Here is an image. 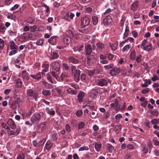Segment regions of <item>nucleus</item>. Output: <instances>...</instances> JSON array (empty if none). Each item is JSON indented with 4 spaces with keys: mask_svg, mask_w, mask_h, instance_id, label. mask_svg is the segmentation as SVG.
Wrapping results in <instances>:
<instances>
[{
    "mask_svg": "<svg viewBox=\"0 0 159 159\" xmlns=\"http://www.w3.org/2000/svg\"><path fill=\"white\" fill-rule=\"evenodd\" d=\"M131 48V46L129 44L126 45L122 49L123 52H125L127 51L129 48Z\"/></svg>",
    "mask_w": 159,
    "mask_h": 159,
    "instance_id": "obj_43",
    "label": "nucleus"
},
{
    "mask_svg": "<svg viewBox=\"0 0 159 159\" xmlns=\"http://www.w3.org/2000/svg\"><path fill=\"white\" fill-rule=\"evenodd\" d=\"M159 78L157 76L155 75H153V77L151 78V80L153 81H155L156 80H158Z\"/></svg>",
    "mask_w": 159,
    "mask_h": 159,
    "instance_id": "obj_53",
    "label": "nucleus"
},
{
    "mask_svg": "<svg viewBox=\"0 0 159 159\" xmlns=\"http://www.w3.org/2000/svg\"><path fill=\"white\" fill-rule=\"evenodd\" d=\"M57 38V36H52L48 39V41L50 44L54 45L56 43Z\"/></svg>",
    "mask_w": 159,
    "mask_h": 159,
    "instance_id": "obj_10",
    "label": "nucleus"
},
{
    "mask_svg": "<svg viewBox=\"0 0 159 159\" xmlns=\"http://www.w3.org/2000/svg\"><path fill=\"white\" fill-rule=\"evenodd\" d=\"M112 107H114L115 106H116V107H118V108L120 107V105H118V101H117V99H116V101L114 103H111L110 105Z\"/></svg>",
    "mask_w": 159,
    "mask_h": 159,
    "instance_id": "obj_35",
    "label": "nucleus"
},
{
    "mask_svg": "<svg viewBox=\"0 0 159 159\" xmlns=\"http://www.w3.org/2000/svg\"><path fill=\"white\" fill-rule=\"evenodd\" d=\"M51 73V74L56 79H57L58 76L57 74V72L56 71L55 72L54 71H51L50 72Z\"/></svg>",
    "mask_w": 159,
    "mask_h": 159,
    "instance_id": "obj_36",
    "label": "nucleus"
},
{
    "mask_svg": "<svg viewBox=\"0 0 159 159\" xmlns=\"http://www.w3.org/2000/svg\"><path fill=\"white\" fill-rule=\"evenodd\" d=\"M89 150V148L87 146H83L80 147L79 149V151H82L84 150Z\"/></svg>",
    "mask_w": 159,
    "mask_h": 159,
    "instance_id": "obj_47",
    "label": "nucleus"
},
{
    "mask_svg": "<svg viewBox=\"0 0 159 159\" xmlns=\"http://www.w3.org/2000/svg\"><path fill=\"white\" fill-rule=\"evenodd\" d=\"M110 111H108L105 112L103 115V117L104 119H107L110 116Z\"/></svg>",
    "mask_w": 159,
    "mask_h": 159,
    "instance_id": "obj_38",
    "label": "nucleus"
},
{
    "mask_svg": "<svg viewBox=\"0 0 159 159\" xmlns=\"http://www.w3.org/2000/svg\"><path fill=\"white\" fill-rule=\"evenodd\" d=\"M57 91L58 93V94L59 95V96H61L62 95V94H63V91L62 90L57 89Z\"/></svg>",
    "mask_w": 159,
    "mask_h": 159,
    "instance_id": "obj_55",
    "label": "nucleus"
},
{
    "mask_svg": "<svg viewBox=\"0 0 159 159\" xmlns=\"http://www.w3.org/2000/svg\"><path fill=\"white\" fill-rule=\"evenodd\" d=\"M139 2L137 1L134 2L131 6V9L132 11H136L139 8Z\"/></svg>",
    "mask_w": 159,
    "mask_h": 159,
    "instance_id": "obj_13",
    "label": "nucleus"
},
{
    "mask_svg": "<svg viewBox=\"0 0 159 159\" xmlns=\"http://www.w3.org/2000/svg\"><path fill=\"white\" fill-rule=\"evenodd\" d=\"M136 56V52L135 51H133L130 54V58L132 60H134Z\"/></svg>",
    "mask_w": 159,
    "mask_h": 159,
    "instance_id": "obj_31",
    "label": "nucleus"
},
{
    "mask_svg": "<svg viewBox=\"0 0 159 159\" xmlns=\"http://www.w3.org/2000/svg\"><path fill=\"white\" fill-rule=\"evenodd\" d=\"M19 7V6L18 5V4H15V5H14V6L12 7L11 9H10V10L11 11H14V10H16V9L17 8H18Z\"/></svg>",
    "mask_w": 159,
    "mask_h": 159,
    "instance_id": "obj_56",
    "label": "nucleus"
},
{
    "mask_svg": "<svg viewBox=\"0 0 159 159\" xmlns=\"http://www.w3.org/2000/svg\"><path fill=\"white\" fill-rule=\"evenodd\" d=\"M10 47L11 49H16L18 48V46H17L14 41L10 42Z\"/></svg>",
    "mask_w": 159,
    "mask_h": 159,
    "instance_id": "obj_25",
    "label": "nucleus"
},
{
    "mask_svg": "<svg viewBox=\"0 0 159 159\" xmlns=\"http://www.w3.org/2000/svg\"><path fill=\"white\" fill-rule=\"evenodd\" d=\"M143 151L144 153H146L148 152V147H147L146 146H144L143 149Z\"/></svg>",
    "mask_w": 159,
    "mask_h": 159,
    "instance_id": "obj_60",
    "label": "nucleus"
},
{
    "mask_svg": "<svg viewBox=\"0 0 159 159\" xmlns=\"http://www.w3.org/2000/svg\"><path fill=\"white\" fill-rule=\"evenodd\" d=\"M70 68L72 75L74 76V80L76 82H79L80 80V71L79 69H76V67L74 66H71Z\"/></svg>",
    "mask_w": 159,
    "mask_h": 159,
    "instance_id": "obj_1",
    "label": "nucleus"
},
{
    "mask_svg": "<svg viewBox=\"0 0 159 159\" xmlns=\"http://www.w3.org/2000/svg\"><path fill=\"white\" fill-rule=\"evenodd\" d=\"M94 58L95 57L93 55L87 56V63L89 64L93 62Z\"/></svg>",
    "mask_w": 159,
    "mask_h": 159,
    "instance_id": "obj_20",
    "label": "nucleus"
},
{
    "mask_svg": "<svg viewBox=\"0 0 159 159\" xmlns=\"http://www.w3.org/2000/svg\"><path fill=\"white\" fill-rule=\"evenodd\" d=\"M101 146L102 144L100 143H95V148L97 151H99L100 150Z\"/></svg>",
    "mask_w": 159,
    "mask_h": 159,
    "instance_id": "obj_22",
    "label": "nucleus"
},
{
    "mask_svg": "<svg viewBox=\"0 0 159 159\" xmlns=\"http://www.w3.org/2000/svg\"><path fill=\"white\" fill-rule=\"evenodd\" d=\"M23 34L24 35L21 37L23 41H25L28 39L32 37V35L30 33H26Z\"/></svg>",
    "mask_w": 159,
    "mask_h": 159,
    "instance_id": "obj_11",
    "label": "nucleus"
},
{
    "mask_svg": "<svg viewBox=\"0 0 159 159\" xmlns=\"http://www.w3.org/2000/svg\"><path fill=\"white\" fill-rule=\"evenodd\" d=\"M153 141L154 142V145L155 146H159V141L156 139H154Z\"/></svg>",
    "mask_w": 159,
    "mask_h": 159,
    "instance_id": "obj_63",
    "label": "nucleus"
},
{
    "mask_svg": "<svg viewBox=\"0 0 159 159\" xmlns=\"http://www.w3.org/2000/svg\"><path fill=\"white\" fill-rule=\"evenodd\" d=\"M22 75L24 79H25L27 80H28L29 79L28 74L25 70H24L22 71Z\"/></svg>",
    "mask_w": 159,
    "mask_h": 159,
    "instance_id": "obj_18",
    "label": "nucleus"
},
{
    "mask_svg": "<svg viewBox=\"0 0 159 159\" xmlns=\"http://www.w3.org/2000/svg\"><path fill=\"white\" fill-rule=\"evenodd\" d=\"M148 102V101L145 100L141 104V106L143 107H145Z\"/></svg>",
    "mask_w": 159,
    "mask_h": 159,
    "instance_id": "obj_64",
    "label": "nucleus"
},
{
    "mask_svg": "<svg viewBox=\"0 0 159 159\" xmlns=\"http://www.w3.org/2000/svg\"><path fill=\"white\" fill-rule=\"evenodd\" d=\"M151 122L153 125L157 124L158 123V120L156 119H153L151 120Z\"/></svg>",
    "mask_w": 159,
    "mask_h": 159,
    "instance_id": "obj_57",
    "label": "nucleus"
},
{
    "mask_svg": "<svg viewBox=\"0 0 159 159\" xmlns=\"http://www.w3.org/2000/svg\"><path fill=\"white\" fill-rule=\"evenodd\" d=\"M97 46L99 49H101L104 47V45L100 43H98L97 44Z\"/></svg>",
    "mask_w": 159,
    "mask_h": 159,
    "instance_id": "obj_41",
    "label": "nucleus"
},
{
    "mask_svg": "<svg viewBox=\"0 0 159 159\" xmlns=\"http://www.w3.org/2000/svg\"><path fill=\"white\" fill-rule=\"evenodd\" d=\"M43 70L46 72L48 71V68L49 67V65L48 64H45L43 65Z\"/></svg>",
    "mask_w": 159,
    "mask_h": 159,
    "instance_id": "obj_28",
    "label": "nucleus"
},
{
    "mask_svg": "<svg viewBox=\"0 0 159 159\" xmlns=\"http://www.w3.org/2000/svg\"><path fill=\"white\" fill-rule=\"evenodd\" d=\"M43 43V40L42 39L38 40L36 42V44L37 45H42Z\"/></svg>",
    "mask_w": 159,
    "mask_h": 159,
    "instance_id": "obj_46",
    "label": "nucleus"
},
{
    "mask_svg": "<svg viewBox=\"0 0 159 159\" xmlns=\"http://www.w3.org/2000/svg\"><path fill=\"white\" fill-rule=\"evenodd\" d=\"M116 129L115 130V131L116 134L118 133L121 130V127L120 125H118L117 126H116Z\"/></svg>",
    "mask_w": 159,
    "mask_h": 159,
    "instance_id": "obj_39",
    "label": "nucleus"
},
{
    "mask_svg": "<svg viewBox=\"0 0 159 159\" xmlns=\"http://www.w3.org/2000/svg\"><path fill=\"white\" fill-rule=\"evenodd\" d=\"M66 129L68 132H70V127L68 124H66L65 126Z\"/></svg>",
    "mask_w": 159,
    "mask_h": 159,
    "instance_id": "obj_59",
    "label": "nucleus"
},
{
    "mask_svg": "<svg viewBox=\"0 0 159 159\" xmlns=\"http://www.w3.org/2000/svg\"><path fill=\"white\" fill-rule=\"evenodd\" d=\"M149 89L148 88H147L143 89L142 91V93L143 94H146L149 93Z\"/></svg>",
    "mask_w": 159,
    "mask_h": 159,
    "instance_id": "obj_51",
    "label": "nucleus"
},
{
    "mask_svg": "<svg viewBox=\"0 0 159 159\" xmlns=\"http://www.w3.org/2000/svg\"><path fill=\"white\" fill-rule=\"evenodd\" d=\"M34 112V108L32 107L31 108L30 111L29 112H28L27 113H24V114L25 115V117H27L30 116L32 113Z\"/></svg>",
    "mask_w": 159,
    "mask_h": 159,
    "instance_id": "obj_34",
    "label": "nucleus"
},
{
    "mask_svg": "<svg viewBox=\"0 0 159 159\" xmlns=\"http://www.w3.org/2000/svg\"><path fill=\"white\" fill-rule=\"evenodd\" d=\"M61 65L60 63L58 61H53L50 64L51 68L52 70L58 72L60 69Z\"/></svg>",
    "mask_w": 159,
    "mask_h": 159,
    "instance_id": "obj_3",
    "label": "nucleus"
},
{
    "mask_svg": "<svg viewBox=\"0 0 159 159\" xmlns=\"http://www.w3.org/2000/svg\"><path fill=\"white\" fill-rule=\"evenodd\" d=\"M33 91L32 89H29L27 90V94L28 96L31 97L33 95Z\"/></svg>",
    "mask_w": 159,
    "mask_h": 159,
    "instance_id": "obj_40",
    "label": "nucleus"
},
{
    "mask_svg": "<svg viewBox=\"0 0 159 159\" xmlns=\"http://www.w3.org/2000/svg\"><path fill=\"white\" fill-rule=\"evenodd\" d=\"M120 71V70L119 68H114L111 70L110 71V74L111 76H114L119 74Z\"/></svg>",
    "mask_w": 159,
    "mask_h": 159,
    "instance_id": "obj_6",
    "label": "nucleus"
},
{
    "mask_svg": "<svg viewBox=\"0 0 159 159\" xmlns=\"http://www.w3.org/2000/svg\"><path fill=\"white\" fill-rule=\"evenodd\" d=\"M93 24L96 25L98 23V18L97 16H94L92 17Z\"/></svg>",
    "mask_w": 159,
    "mask_h": 159,
    "instance_id": "obj_33",
    "label": "nucleus"
},
{
    "mask_svg": "<svg viewBox=\"0 0 159 159\" xmlns=\"http://www.w3.org/2000/svg\"><path fill=\"white\" fill-rule=\"evenodd\" d=\"M95 71L94 70H93L91 71H88V74L89 75L90 77L92 76L94 74Z\"/></svg>",
    "mask_w": 159,
    "mask_h": 159,
    "instance_id": "obj_52",
    "label": "nucleus"
},
{
    "mask_svg": "<svg viewBox=\"0 0 159 159\" xmlns=\"http://www.w3.org/2000/svg\"><path fill=\"white\" fill-rule=\"evenodd\" d=\"M17 52L16 50L14 49L11 51L9 53V55L10 56L14 54Z\"/></svg>",
    "mask_w": 159,
    "mask_h": 159,
    "instance_id": "obj_61",
    "label": "nucleus"
},
{
    "mask_svg": "<svg viewBox=\"0 0 159 159\" xmlns=\"http://www.w3.org/2000/svg\"><path fill=\"white\" fill-rule=\"evenodd\" d=\"M98 94V92L95 89H92L90 91V96L93 98H95Z\"/></svg>",
    "mask_w": 159,
    "mask_h": 159,
    "instance_id": "obj_14",
    "label": "nucleus"
},
{
    "mask_svg": "<svg viewBox=\"0 0 159 159\" xmlns=\"http://www.w3.org/2000/svg\"><path fill=\"white\" fill-rule=\"evenodd\" d=\"M4 46V42L3 40L0 39V50L2 49Z\"/></svg>",
    "mask_w": 159,
    "mask_h": 159,
    "instance_id": "obj_45",
    "label": "nucleus"
},
{
    "mask_svg": "<svg viewBox=\"0 0 159 159\" xmlns=\"http://www.w3.org/2000/svg\"><path fill=\"white\" fill-rule=\"evenodd\" d=\"M82 114L83 111L81 110H78L76 113V116L78 117L81 116Z\"/></svg>",
    "mask_w": 159,
    "mask_h": 159,
    "instance_id": "obj_49",
    "label": "nucleus"
},
{
    "mask_svg": "<svg viewBox=\"0 0 159 159\" xmlns=\"http://www.w3.org/2000/svg\"><path fill=\"white\" fill-rule=\"evenodd\" d=\"M6 28L4 26L3 24H1L0 25V33L4 34Z\"/></svg>",
    "mask_w": 159,
    "mask_h": 159,
    "instance_id": "obj_30",
    "label": "nucleus"
},
{
    "mask_svg": "<svg viewBox=\"0 0 159 159\" xmlns=\"http://www.w3.org/2000/svg\"><path fill=\"white\" fill-rule=\"evenodd\" d=\"M68 60L69 62L74 64H77L79 62V60L77 59L72 56L69 57Z\"/></svg>",
    "mask_w": 159,
    "mask_h": 159,
    "instance_id": "obj_16",
    "label": "nucleus"
},
{
    "mask_svg": "<svg viewBox=\"0 0 159 159\" xmlns=\"http://www.w3.org/2000/svg\"><path fill=\"white\" fill-rule=\"evenodd\" d=\"M25 157V154L23 153H21L19 154L17 157V159H24Z\"/></svg>",
    "mask_w": 159,
    "mask_h": 159,
    "instance_id": "obj_48",
    "label": "nucleus"
},
{
    "mask_svg": "<svg viewBox=\"0 0 159 159\" xmlns=\"http://www.w3.org/2000/svg\"><path fill=\"white\" fill-rule=\"evenodd\" d=\"M41 118L40 114L38 112H36L32 116L30 120L32 123L36 124L40 121Z\"/></svg>",
    "mask_w": 159,
    "mask_h": 159,
    "instance_id": "obj_2",
    "label": "nucleus"
},
{
    "mask_svg": "<svg viewBox=\"0 0 159 159\" xmlns=\"http://www.w3.org/2000/svg\"><path fill=\"white\" fill-rule=\"evenodd\" d=\"M112 21L111 17L110 16H106L103 20V24L105 25H109Z\"/></svg>",
    "mask_w": 159,
    "mask_h": 159,
    "instance_id": "obj_5",
    "label": "nucleus"
},
{
    "mask_svg": "<svg viewBox=\"0 0 159 159\" xmlns=\"http://www.w3.org/2000/svg\"><path fill=\"white\" fill-rule=\"evenodd\" d=\"M53 143L50 141H48L45 145V148L47 150H49L52 146Z\"/></svg>",
    "mask_w": 159,
    "mask_h": 159,
    "instance_id": "obj_19",
    "label": "nucleus"
},
{
    "mask_svg": "<svg viewBox=\"0 0 159 159\" xmlns=\"http://www.w3.org/2000/svg\"><path fill=\"white\" fill-rule=\"evenodd\" d=\"M107 80L102 79L99 80L98 83V84L100 86L107 85Z\"/></svg>",
    "mask_w": 159,
    "mask_h": 159,
    "instance_id": "obj_12",
    "label": "nucleus"
},
{
    "mask_svg": "<svg viewBox=\"0 0 159 159\" xmlns=\"http://www.w3.org/2000/svg\"><path fill=\"white\" fill-rule=\"evenodd\" d=\"M89 19L87 17H82L81 20V25L83 28L88 25L89 24Z\"/></svg>",
    "mask_w": 159,
    "mask_h": 159,
    "instance_id": "obj_4",
    "label": "nucleus"
},
{
    "mask_svg": "<svg viewBox=\"0 0 159 159\" xmlns=\"http://www.w3.org/2000/svg\"><path fill=\"white\" fill-rule=\"evenodd\" d=\"M36 29V25H34L30 27V31L31 32H34L35 31Z\"/></svg>",
    "mask_w": 159,
    "mask_h": 159,
    "instance_id": "obj_58",
    "label": "nucleus"
},
{
    "mask_svg": "<svg viewBox=\"0 0 159 159\" xmlns=\"http://www.w3.org/2000/svg\"><path fill=\"white\" fill-rule=\"evenodd\" d=\"M30 76L34 79L39 80L41 78L40 74L39 73L34 75H31Z\"/></svg>",
    "mask_w": 159,
    "mask_h": 159,
    "instance_id": "obj_23",
    "label": "nucleus"
},
{
    "mask_svg": "<svg viewBox=\"0 0 159 159\" xmlns=\"http://www.w3.org/2000/svg\"><path fill=\"white\" fill-rule=\"evenodd\" d=\"M141 57L142 56L140 55L137 57L136 61L137 62H139L141 61Z\"/></svg>",
    "mask_w": 159,
    "mask_h": 159,
    "instance_id": "obj_62",
    "label": "nucleus"
},
{
    "mask_svg": "<svg viewBox=\"0 0 159 159\" xmlns=\"http://www.w3.org/2000/svg\"><path fill=\"white\" fill-rule=\"evenodd\" d=\"M150 113L152 115L157 116L158 115V110L157 109H154L152 111H151Z\"/></svg>",
    "mask_w": 159,
    "mask_h": 159,
    "instance_id": "obj_37",
    "label": "nucleus"
},
{
    "mask_svg": "<svg viewBox=\"0 0 159 159\" xmlns=\"http://www.w3.org/2000/svg\"><path fill=\"white\" fill-rule=\"evenodd\" d=\"M107 148L108 150L110 152H111L114 149V147L111 145L107 143L106 144Z\"/></svg>",
    "mask_w": 159,
    "mask_h": 159,
    "instance_id": "obj_21",
    "label": "nucleus"
},
{
    "mask_svg": "<svg viewBox=\"0 0 159 159\" xmlns=\"http://www.w3.org/2000/svg\"><path fill=\"white\" fill-rule=\"evenodd\" d=\"M68 93L71 94H76L77 93L75 89L72 90L71 88L68 89L66 90Z\"/></svg>",
    "mask_w": 159,
    "mask_h": 159,
    "instance_id": "obj_27",
    "label": "nucleus"
},
{
    "mask_svg": "<svg viewBox=\"0 0 159 159\" xmlns=\"http://www.w3.org/2000/svg\"><path fill=\"white\" fill-rule=\"evenodd\" d=\"M50 54L51 55L50 59H56L59 57V55L54 52H52Z\"/></svg>",
    "mask_w": 159,
    "mask_h": 159,
    "instance_id": "obj_17",
    "label": "nucleus"
},
{
    "mask_svg": "<svg viewBox=\"0 0 159 159\" xmlns=\"http://www.w3.org/2000/svg\"><path fill=\"white\" fill-rule=\"evenodd\" d=\"M113 64L111 63L107 65H105L104 66V67L106 69H109L112 68L113 67Z\"/></svg>",
    "mask_w": 159,
    "mask_h": 159,
    "instance_id": "obj_50",
    "label": "nucleus"
},
{
    "mask_svg": "<svg viewBox=\"0 0 159 159\" xmlns=\"http://www.w3.org/2000/svg\"><path fill=\"white\" fill-rule=\"evenodd\" d=\"M90 117L92 118H95L97 115V113L96 112V110H95L94 111H92V112L90 113Z\"/></svg>",
    "mask_w": 159,
    "mask_h": 159,
    "instance_id": "obj_32",
    "label": "nucleus"
},
{
    "mask_svg": "<svg viewBox=\"0 0 159 159\" xmlns=\"http://www.w3.org/2000/svg\"><path fill=\"white\" fill-rule=\"evenodd\" d=\"M84 123L83 122H80L78 124V128L79 129H81L83 128L84 126Z\"/></svg>",
    "mask_w": 159,
    "mask_h": 159,
    "instance_id": "obj_44",
    "label": "nucleus"
},
{
    "mask_svg": "<svg viewBox=\"0 0 159 159\" xmlns=\"http://www.w3.org/2000/svg\"><path fill=\"white\" fill-rule=\"evenodd\" d=\"M62 42L66 45H68L71 43V38L68 36H64L62 39Z\"/></svg>",
    "mask_w": 159,
    "mask_h": 159,
    "instance_id": "obj_9",
    "label": "nucleus"
},
{
    "mask_svg": "<svg viewBox=\"0 0 159 159\" xmlns=\"http://www.w3.org/2000/svg\"><path fill=\"white\" fill-rule=\"evenodd\" d=\"M85 93L83 92H80L77 95L78 100L80 102L82 101V100L84 96Z\"/></svg>",
    "mask_w": 159,
    "mask_h": 159,
    "instance_id": "obj_15",
    "label": "nucleus"
},
{
    "mask_svg": "<svg viewBox=\"0 0 159 159\" xmlns=\"http://www.w3.org/2000/svg\"><path fill=\"white\" fill-rule=\"evenodd\" d=\"M42 94L45 96H49L51 94L50 90L44 89L42 91Z\"/></svg>",
    "mask_w": 159,
    "mask_h": 159,
    "instance_id": "obj_24",
    "label": "nucleus"
},
{
    "mask_svg": "<svg viewBox=\"0 0 159 159\" xmlns=\"http://www.w3.org/2000/svg\"><path fill=\"white\" fill-rule=\"evenodd\" d=\"M151 45L150 44L149 45H146L144 48L143 50H147L148 51H149L151 50L152 49V48H151Z\"/></svg>",
    "mask_w": 159,
    "mask_h": 159,
    "instance_id": "obj_42",
    "label": "nucleus"
},
{
    "mask_svg": "<svg viewBox=\"0 0 159 159\" xmlns=\"http://www.w3.org/2000/svg\"><path fill=\"white\" fill-rule=\"evenodd\" d=\"M118 42H116L114 44H110V46L111 48V49L113 50H115L117 48L118 46Z\"/></svg>",
    "mask_w": 159,
    "mask_h": 159,
    "instance_id": "obj_26",
    "label": "nucleus"
},
{
    "mask_svg": "<svg viewBox=\"0 0 159 159\" xmlns=\"http://www.w3.org/2000/svg\"><path fill=\"white\" fill-rule=\"evenodd\" d=\"M16 83L17 84V86L18 88L20 87L21 86V79L19 78L16 80H15Z\"/></svg>",
    "mask_w": 159,
    "mask_h": 159,
    "instance_id": "obj_29",
    "label": "nucleus"
},
{
    "mask_svg": "<svg viewBox=\"0 0 159 159\" xmlns=\"http://www.w3.org/2000/svg\"><path fill=\"white\" fill-rule=\"evenodd\" d=\"M7 123L11 129H15L16 128L15 124L12 119L9 118Z\"/></svg>",
    "mask_w": 159,
    "mask_h": 159,
    "instance_id": "obj_8",
    "label": "nucleus"
},
{
    "mask_svg": "<svg viewBox=\"0 0 159 159\" xmlns=\"http://www.w3.org/2000/svg\"><path fill=\"white\" fill-rule=\"evenodd\" d=\"M85 50L86 56H90L91 55L92 50V47L89 44L86 45L85 47Z\"/></svg>",
    "mask_w": 159,
    "mask_h": 159,
    "instance_id": "obj_7",
    "label": "nucleus"
},
{
    "mask_svg": "<svg viewBox=\"0 0 159 159\" xmlns=\"http://www.w3.org/2000/svg\"><path fill=\"white\" fill-rule=\"evenodd\" d=\"M63 67L64 69L67 70L69 69V67L68 66L67 64L65 63H63Z\"/></svg>",
    "mask_w": 159,
    "mask_h": 159,
    "instance_id": "obj_54",
    "label": "nucleus"
}]
</instances>
